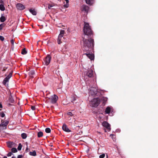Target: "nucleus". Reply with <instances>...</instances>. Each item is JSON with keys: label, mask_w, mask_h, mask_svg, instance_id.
Instances as JSON below:
<instances>
[{"label": "nucleus", "mask_w": 158, "mask_h": 158, "mask_svg": "<svg viewBox=\"0 0 158 158\" xmlns=\"http://www.w3.org/2000/svg\"><path fill=\"white\" fill-rule=\"evenodd\" d=\"M84 26L83 28V31L84 34L82 35L83 36L85 35V37L87 38L93 37L94 33L92 30L90 26H89V23L84 22Z\"/></svg>", "instance_id": "1"}, {"label": "nucleus", "mask_w": 158, "mask_h": 158, "mask_svg": "<svg viewBox=\"0 0 158 158\" xmlns=\"http://www.w3.org/2000/svg\"><path fill=\"white\" fill-rule=\"evenodd\" d=\"M91 38L92 37H88V39H87V38L85 37V35H84L83 36L82 35L83 45L94 47V40Z\"/></svg>", "instance_id": "2"}, {"label": "nucleus", "mask_w": 158, "mask_h": 158, "mask_svg": "<svg viewBox=\"0 0 158 158\" xmlns=\"http://www.w3.org/2000/svg\"><path fill=\"white\" fill-rule=\"evenodd\" d=\"M9 71L10 72L9 74L5 78L2 82V84L6 86H8V84L7 83L9 82V79L12 77L13 73V71L11 69H9Z\"/></svg>", "instance_id": "3"}, {"label": "nucleus", "mask_w": 158, "mask_h": 158, "mask_svg": "<svg viewBox=\"0 0 158 158\" xmlns=\"http://www.w3.org/2000/svg\"><path fill=\"white\" fill-rule=\"evenodd\" d=\"M100 103V99L98 98H96L92 100L91 104L93 107H96L99 105Z\"/></svg>", "instance_id": "4"}, {"label": "nucleus", "mask_w": 158, "mask_h": 158, "mask_svg": "<svg viewBox=\"0 0 158 158\" xmlns=\"http://www.w3.org/2000/svg\"><path fill=\"white\" fill-rule=\"evenodd\" d=\"M9 121H5V122L3 121V120H1V123L0 125V129L1 130H3L6 129L7 128V126L8 124Z\"/></svg>", "instance_id": "5"}, {"label": "nucleus", "mask_w": 158, "mask_h": 158, "mask_svg": "<svg viewBox=\"0 0 158 158\" xmlns=\"http://www.w3.org/2000/svg\"><path fill=\"white\" fill-rule=\"evenodd\" d=\"M94 47L83 45V50L84 53H91V51Z\"/></svg>", "instance_id": "6"}, {"label": "nucleus", "mask_w": 158, "mask_h": 158, "mask_svg": "<svg viewBox=\"0 0 158 158\" xmlns=\"http://www.w3.org/2000/svg\"><path fill=\"white\" fill-rule=\"evenodd\" d=\"M97 89L94 87H91L89 91V95L92 96H94L97 94Z\"/></svg>", "instance_id": "7"}, {"label": "nucleus", "mask_w": 158, "mask_h": 158, "mask_svg": "<svg viewBox=\"0 0 158 158\" xmlns=\"http://www.w3.org/2000/svg\"><path fill=\"white\" fill-rule=\"evenodd\" d=\"M58 99V96L55 94H54L53 96L49 98L51 100V102L53 104L55 103Z\"/></svg>", "instance_id": "8"}, {"label": "nucleus", "mask_w": 158, "mask_h": 158, "mask_svg": "<svg viewBox=\"0 0 158 158\" xmlns=\"http://www.w3.org/2000/svg\"><path fill=\"white\" fill-rule=\"evenodd\" d=\"M51 56L49 55H48L44 59V64L48 65L50 63L51 59Z\"/></svg>", "instance_id": "9"}, {"label": "nucleus", "mask_w": 158, "mask_h": 158, "mask_svg": "<svg viewBox=\"0 0 158 158\" xmlns=\"http://www.w3.org/2000/svg\"><path fill=\"white\" fill-rule=\"evenodd\" d=\"M85 75L87 77H91L93 76V71L92 69L88 70L86 72Z\"/></svg>", "instance_id": "10"}, {"label": "nucleus", "mask_w": 158, "mask_h": 158, "mask_svg": "<svg viewBox=\"0 0 158 158\" xmlns=\"http://www.w3.org/2000/svg\"><path fill=\"white\" fill-rule=\"evenodd\" d=\"M16 7L19 10H23L25 8V6L20 3L17 4L16 5Z\"/></svg>", "instance_id": "11"}, {"label": "nucleus", "mask_w": 158, "mask_h": 158, "mask_svg": "<svg viewBox=\"0 0 158 158\" xmlns=\"http://www.w3.org/2000/svg\"><path fill=\"white\" fill-rule=\"evenodd\" d=\"M84 53L83 55H86L87 57L90 59L91 60H93L94 58V55L92 53Z\"/></svg>", "instance_id": "12"}, {"label": "nucleus", "mask_w": 158, "mask_h": 158, "mask_svg": "<svg viewBox=\"0 0 158 158\" xmlns=\"http://www.w3.org/2000/svg\"><path fill=\"white\" fill-rule=\"evenodd\" d=\"M102 125L103 127H106L107 129H109V130H110V125L106 122H103L102 123Z\"/></svg>", "instance_id": "13"}, {"label": "nucleus", "mask_w": 158, "mask_h": 158, "mask_svg": "<svg viewBox=\"0 0 158 158\" xmlns=\"http://www.w3.org/2000/svg\"><path fill=\"white\" fill-rule=\"evenodd\" d=\"M63 130L67 132H70L71 131L69 129L67 125L65 124H64L62 127Z\"/></svg>", "instance_id": "14"}, {"label": "nucleus", "mask_w": 158, "mask_h": 158, "mask_svg": "<svg viewBox=\"0 0 158 158\" xmlns=\"http://www.w3.org/2000/svg\"><path fill=\"white\" fill-rule=\"evenodd\" d=\"M64 37L60 36H58L57 40V42L58 44H60L63 41H64Z\"/></svg>", "instance_id": "15"}, {"label": "nucleus", "mask_w": 158, "mask_h": 158, "mask_svg": "<svg viewBox=\"0 0 158 158\" xmlns=\"http://www.w3.org/2000/svg\"><path fill=\"white\" fill-rule=\"evenodd\" d=\"M89 9V7L86 5H83L82 6L81 8V10L82 11H85L86 12H87Z\"/></svg>", "instance_id": "16"}, {"label": "nucleus", "mask_w": 158, "mask_h": 158, "mask_svg": "<svg viewBox=\"0 0 158 158\" xmlns=\"http://www.w3.org/2000/svg\"><path fill=\"white\" fill-rule=\"evenodd\" d=\"M35 74V71L33 70H31L28 73V74L29 76L31 78H33L34 77L33 76V75H34Z\"/></svg>", "instance_id": "17"}, {"label": "nucleus", "mask_w": 158, "mask_h": 158, "mask_svg": "<svg viewBox=\"0 0 158 158\" xmlns=\"http://www.w3.org/2000/svg\"><path fill=\"white\" fill-rule=\"evenodd\" d=\"M29 11L33 15H35L37 14V12L35 9H30Z\"/></svg>", "instance_id": "18"}, {"label": "nucleus", "mask_w": 158, "mask_h": 158, "mask_svg": "<svg viewBox=\"0 0 158 158\" xmlns=\"http://www.w3.org/2000/svg\"><path fill=\"white\" fill-rule=\"evenodd\" d=\"M29 154L31 156H35L36 155V152L35 150L33 151V152H30L29 153Z\"/></svg>", "instance_id": "19"}, {"label": "nucleus", "mask_w": 158, "mask_h": 158, "mask_svg": "<svg viewBox=\"0 0 158 158\" xmlns=\"http://www.w3.org/2000/svg\"><path fill=\"white\" fill-rule=\"evenodd\" d=\"M8 100L11 103H14V102H15V101H14V99H13V98H12L11 95H10L9 96Z\"/></svg>", "instance_id": "20"}, {"label": "nucleus", "mask_w": 158, "mask_h": 158, "mask_svg": "<svg viewBox=\"0 0 158 158\" xmlns=\"http://www.w3.org/2000/svg\"><path fill=\"white\" fill-rule=\"evenodd\" d=\"M0 20L1 22H4L6 21V18L2 15L1 17L0 18Z\"/></svg>", "instance_id": "21"}, {"label": "nucleus", "mask_w": 158, "mask_h": 158, "mask_svg": "<svg viewBox=\"0 0 158 158\" xmlns=\"http://www.w3.org/2000/svg\"><path fill=\"white\" fill-rule=\"evenodd\" d=\"M105 112L106 114H109V113H110V107L109 106L107 107V108L106 109Z\"/></svg>", "instance_id": "22"}, {"label": "nucleus", "mask_w": 158, "mask_h": 158, "mask_svg": "<svg viewBox=\"0 0 158 158\" xmlns=\"http://www.w3.org/2000/svg\"><path fill=\"white\" fill-rule=\"evenodd\" d=\"M21 136L22 138L23 139H26L27 136V134L25 133H22Z\"/></svg>", "instance_id": "23"}, {"label": "nucleus", "mask_w": 158, "mask_h": 158, "mask_svg": "<svg viewBox=\"0 0 158 158\" xmlns=\"http://www.w3.org/2000/svg\"><path fill=\"white\" fill-rule=\"evenodd\" d=\"M107 98H105L104 97H103L101 98L100 100L103 102V103L105 104V102L107 101Z\"/></svg>", "instance_id": "24"}, {"label": "nucleus", "mask_w": 158, "mask_h": 158, "mask_svg": "<svg viewBox=\"0 0 158 158\" xmlns=\"http://www.w3.org/2000/svg\"><path fill=\"white\" fill-rule=\"evenodd\" d=\"M43 135V132L42 131H40L38 133V137H42Z\"/></svg>", "instance_id": "25"}, {"label": "nucleus", "mask_w": 158, "mask_h": 158, "mask_svg": "<svg viewBox=\"0 0 158 158\" xmlns=\"http://www.w3.org/2000/svg\"><path fill=\"white\" fill-rule=\"evenodd\" d=\"M7 146L9 148H11L13 147V143L10 142L7 143Z\"/></svg>", "instance_id": "26"}, {"label": "nucleus", "mask_w": 158, "mask_h": 158, "mask_svg": "<svg viewBox=\"0 0 158 158\" xmlns=\"http://www.w3.org/2000/svg\"><path fill=\"white\" fill-rule=\"evenodd\" d=\"M0 10L2 11H4L5 10V7L3 4L0 5Z\"/></svg>", "instance_id": "27"}, {"label": "nucleus", "mask_w": 158, "mask_h": 158, "mask_svg": "<svg viewBox=\"0 0 158 158\" xmlns=\"http://www.w3.org/2000/svg\"><path fill=\"white\" fill-rule=\"evenodd\" d=\"M55 4L54 3H52L51 4H49L48 5V8L50 9L52 7L55 6Z\"/></svg>", "instance_id": "28"}, {"label": "nucleus", "mask_w": 158, "mask_h": 158, "mask_svg": "<svg viewBox=\"0 0 158 158\" xmlns=\"http://www.w3.org/2000/svg\"><path fill=\"white\" fill-rule=\"evenodd\" d=\"M27 53V52L26 51V49L24 48L22 49V51L21 52V53L22 54L24 55L26 54Z\"/></svg>", "instance_id": "29"}, {"label": "nucleus", "mask_w": 158, "mask_h": 158, "mask_svg": "<svg viewBox=\"0 0 158 158\" xmlns=\"http://www.w3.org/2000/svg\"><path fill=\"white\" fill-rule=\"evenodd\" d=\"M64 33V30H61L60 31V34L59 36L63 37V35Z\"/></svg>", "instance_id": "30"}, {"label": "nucleus", "mask_w": 158, "mask_h": 158, "mask_svg": "<svg viewBox=\"0 0 158 158\" xmlns=\"http://www.w3.org/2000/svg\"><path fill=\"white\" fill-rule=\"evenodd\" d=\"M45 132L47 133H49L51 132V129L49 128H47L45 130Z\"/></svg>", "instance_id": "31"}, {"label": "nucleus", "mask_w": 158, "mask_h": 158, "mask_svg": "<svg viewBox=\"0 0 158 158\" xmlns=\"http://www.w3.org/2000/svg\"><path fill=\"white\" fill-rule=\"evenodd\" d=\"M22 146L21 143H19V146L18 147V149L19 151H20L21 149Z\"/></svg>", "instance_id": "32"}, {"label": "nucleus", "mask_w": 158, "mask_h": 158, "mask_svg": "<svg viewBox=\"0 0 158 158\" xmlns=\"http://www.w3.org/2000/svg\"><path fill=\"white\" fill-rule=\"evenodd\" d=\"M11 152L13 153H15L17 152V150L16 148H13L11 149Z\"/></svg>", "instance_id": "33"}, {"label": "nucleus", "mask_w": 158, "mask_h": 158, "mask_svg": "<svg viewBox=\"0 0 158 158\" xmlns=\"http://www.w3.org/2000/svg\"><path fill=\"white\" fill-rule=\"evenodd\" d=\"M5 26V24L4 23H2L0 25V30H2L3 27H4Z\"/></svg>", "instance_id": "34"}, {"label": "nucleus", "mask_w": 158, "mask_h": 158, "mask_svg": "<svg viewBox=\"0 0 158 158\" xmlns=\"http://www.w3.org/2000/svg\"><path fill=\"white\" fill-rule=\"evenodd\" d=\"M86 2L88 4H91L92 0H85Z\"/></svg>", "instance_id": "35"}, {"label": "nucleus", "mask_w": 158, "mask_h": 158, "mask_svg": "<svg viewBox=\"0 0 158 158\" xmlns=\"http://www.w3.org/2000/svg\"><path fill=\"white\" fill-rule=\"evenodd\" d=\"M72 99L71 100V102H73V101H75L76 100L75 97L74 96H73L72 97Z\"/></svg>", "instance_id": "36"}, {"label": "nucleus", "mask_w": 158, "mask_h": 158, "mask_svg": "<svg viewBox=\"0 0 158 158\" xmlns=\"http://www.w3.org/2000/svg\"><path fill=\"white\" fill-rule=\"evenodd\" d=\"M8 68V66H6L5 67H3V69H2V71H6V70Z\"/></svg>", "instance_id": "37"}, {"label": "nucleus", "mask_w": 158, "mask_h": 158, "mask_svg": "<svg viewBox=\"0 0 158 158\" xmlns=\"http://www.w3.org/2000/svg\"><path fill=\"white\" fill-rule=\"evenodd\" d=\"M67 114L69 115H70L71 116H73V114L71 112H69L67 113Z\"/></svg>", "instance_id": "38"}, {"label": "nucleus", "mask_w": 158, "mask_h": 158, "mask_svg": "<svg viewBox=\"0 0 158 158\" xmlns=\"http://www.w3.org/2000/svg\"><path fill=\"white\" fill-rule=\"evenodd\" d=\"M105 154H103L100 155L99 157L100 158H103L105 157Z\"/></svg>", "instance_id": "39"}, {"label": "nucleus", "mask_w": 158, "mask_h": 158, "mask_svg": "<svg viewBox=\"0 0 158 158\" xmlns=\"http://www.w3.org/2000/svg\"><path fill=\"white\" fill-rule=\"evenodd\" d=\"M1 115L2 117H4L5 116V114L3 112L1 113Z\"/></svg>", "instance_id": "40"}, {"label": "nucleus", "mask_w": 158, "mask_h": 158, "mask_svg": "<svg viewBox=\"0 0 158 158\" xmlns=\"http://www.w3.org/2000/svg\"><path fill=\"white\" fill-rule=\"evenodd\" d=\"M4 37L2 36H0V40L2 41H3L4 40Z\"/></svg>", "instance_id": "41"}, {"label": "nucleus", "mask_w": 158, "mask_h": 158, "mask_svg": "<svg viewBox=\"0 0 158 158\" xmlns=\"http://www.w3.org/2000/svg\"><path fill=\"white\" fill-rule=\"evenodd\" d=\"M31 108L32 110H35V107L34 106H31Z\"/></svg>", "instance_id": "42"}, {"label": "nucleus", "mask_w": 158, "mask_h": 158, "mask_svg": "<svg viewBox=\"0 0 158 158\" xmlns=\"http://www.w3.org/2000/svg\"><path fill=\"white\" fill-rule=\"evenodd\" d=\"M12 155V153L11 152H10L8 153L7 156H11Z\"/></svg>", "instance_id": "43"}, {"label": "nucleus", "mask_w": 158, "mask_h": 158, "mask_svg": "<svg viewBox=\"0 0 158 158\" xmlns=\"http://www.w3.org/2000/svg\"><path fill=\"white\" fill-rule=\"evenodd\" d=\"M10 42L12 45H14V40H10Z\"/></svg>", "instance_id": "44"}, {"label": "nucleus", "mask_w": 158, "mask_h": 158, "mask_svg": "<svg viewBox=\"0 0 158 158\" xmlns=\"http://www.w3.org/2000/svg\"><path fill=\"white\" fill-rule=\"evenodd\" d=\"M68 6H69L68 4L66 3V4L64 5V6L66 8L68 7Z\"/></svg>", "instance_id": "45"}, {"label": "nucleus", "mask_w": 158, "mask_h": 158, "mask_svg": "<svg viewBox=\"0 0 158 158\" xmlns=\"http://www.w3.org/2000/svg\"><path fill=\"white\" fill-rule=\"evenodd\" d=\"M114 136V135L113 134H110V136L113 139Z\"/></svg>", "instance_id": "46"}, {"label": "nucleus", "mask_w": 158, "mask_h": 158, "mask_svg": "<svg viewBox=\"0 0 158 158\" xmlns=\"http://www.w3.org/2000/svg\"><path fill=\"white\" fill-rule=\"evenodd\" d=\"M22 157V155H19L18 156L17 158H21Z\"/></svg>", "instance_id": "47"}, {"label": "nucleus", "mask_w": 158, "mask_h": 158, "mask_svg": "<svg viewBox=\"0 0 158 158\" xmlns=\"http://www.w3.org/2000/svg\"><path fill=\"white\" fill-rule=\"evenodd\" d=\"M65 0L66 1V3H67V4H68L69 2V0Z\"/></svg>", "instance_id": "48"}, {"label": "nucleus", "mask_w": 158, "mask_h": 158, "mask_svg": "<svg viewBox=\"0 0 158 158\" xmlns=\"http://www.w3.org/2000/svg\"><path fill=\"white\" fill-rule=\"evenodd\" d=\"M0 108H2V106L1 103H0Z\"/></svg>", "instance_id": "49"}, {"label": "nucleus", "mask_w": 158, "mask_h": 158, "mask_svg": "<svg viewBox=\"0 0 158 158\" xmlns=\"http://www.w3.org/2000/svg\"><path fill=\"white\" fill-rule=\"evenodd\" d=\"M76 127H81V126H77Z\"/></svg>", "instance_id": "50"}, {"label": "nucleus", "mask_w": 158, "mask_h": 158, "mask_svg": "<svg viewBox=\"0 0 158 158\" xmlns=\"http://www.w3.org/2000/svg\"><path fill=\"white\" fill-rule=\"evenodd\" d=\"M28 150V147H27L26 148V151H27Z\"/></svg>", "instance_id": "51"}, {"label": "nucleus", "mask_w": 158, "mask_h": 158, "mask_svg": "<svg viewBox=\"0 0 158 158\" xmlns=\"http://www.w3.org/2000/svg\"><path fill=\"white\" fill-rule=\"evenodd\" d=\"M3 158H7L6 156H4Z\"/></svg>", "instance_id": "52"}, {"label": "nucleus", "mask_w": 158, "mask_h": 158, "mask_svg": "<svg viewBox=\"0 0 158 158\" xmlns=\"http://www.w3.org/2000/svg\"><path fill=\"white\" fill-rule=\"evenodd\" d=\"M3 3V1L2 0L0 2V3Z\"/></svg>", "instance_id": "53"}, {"label": "nucleus", "mask_w": 158, "mask_h": 158, "mask_svg": "<svg viewBox=\"0 0 158 158\" xmlns=\"http://www.w3.org/2000/svg\"><path fill=\"white\" fill-rule=\"evenodd\" d=\"M12 158H16L15 157V156H12Z\"/></svg>", "instance_id": "54"}, {"label": "nucleus", "mask_w": 158, "mask_h": 158, "mask_svg": "<svg viewBox=\"0 0 158 158\" xmlns=\"http://www.w3.org/2000/svg\"><path fill=\"white\" fill-rule=\"evenodd\" d=\"M1 110V109H0V110Z\"/></svg>", "instance_id": "55"}]
</instances>
